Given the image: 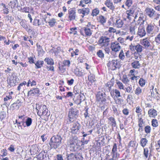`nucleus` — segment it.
Wrapping results in <instances>:
<instances>
[{"label": "nucleus", "instance_id": "obj_1", "mask_svg": "<svg viewBox=\"0 0 160 160\" xmlns=\"http://www.w3.org/2000/svg\"><path fill=\"white\" fill-rule=\"evenodd\" d=\"M62 138L60 135H57L52 137L49 144L51 149H56L59 147L61 143Z\"/></svg>", "mask_w": 160, "mask_h": 160}, {"label": "nucleus", "instance_id": "obj_2", "mask_svg": "<svg viewBox=\"0 0 160 160\" xmlns=\"http://www.w3.org/2000/svg\"><path fill=\"white\" fill-rule=\"evenodd\" d=\"M36 109L38 110V115L40 117L47 116L48 115V110L46 106L44 105H37Z\"/></svg>", "mask_w": 160, "mask_h": 160}, {"label": "nucleus", "instance_id": "obj_3", "mask_svg": "<svg viewBox=\"0 0 160 160\" xmlns=\"http://www.w3.org/2000/svg\"><path fill=\"white\" fill-rule=\"evenodd\" d=\"M78 111L73 108H71L69 110L68 117L70 122H72L78 116Z\"/></svg>", "mask_w": 160, "mask_h": 160}, {"label": "nucleus", "instance_id": "obj_4", "mask_svg": "<svg viewBox=\"0 0 160 160\" xmlns=\"http://www.w3.org/2000/svg\"><path fill=\"white\" fill-rule=\"evenodd\" d=\"M67 160H82L83 158L81 153H71L67 155Z\"/></svg>", "mask_w": 160, "mask_h": 160}, {"label": "nucleus", "instance_id": "obj_5", "mask_svg": "<svg viewBox=\"0 0 160 160\" xmlns=\"http://www.w3.org/2000/svg\"><path fill=\"white\" fill-rule=\"evenodd\" d=\"M110 38L105 36H102L99 38L98 43L101 46L107 47L108 46Z\"/></svg>", "mask_w": 160, "mask_h": 160}, {"label": "nucleus", "instance_id": "obj_6", "mask_svg": "<svg viewBox=\"0 0 160 160\" xmlns=\"http://www.w3.org/2000/svg\"><path fill=\"white\" fill-rule=\"evenodd\" d=\"M106 95L104 91L102 90V91L98 92L96 95V99L97 101L102 102H105L106 99Z\"/></svg>", "mask_w": 160, "mask_h": 160}, {"label": "nucleus", "instance_id": "obj_7", "mask_svg": "<svg viewBox=\"0 0 160 160\" xmlns=\"http://www.w3.org/2000/svg\"><path fill=\"white\" fill-rule=\"evenodd\" d=\"M107 66L110 67L112 70H115L117 68H119V64L117 60H113L110 61L107 64Z\"/></svg>", "mask_w": 160, "mask_h": 160}, {"label": "nucleus", "instance_id": "obj_8", "mask_svg": "<svg viewBox=\"0 0 160 160\" xmlns=\"http://www.w3.org/2000/svg\"><path fill=\"white\" fill-rule=\"evenodd\" d=\"M129 48L131 51H135L136 50L137 53H139L142 51L144 48L142 45L139 44L135 46L133 45L132 44H131L129 46Z\"/></svg>", "mask_w": 160, "mask_h": 160}, {"label": "nucleus", "instance_id": "obj_9", "mask_svg": "<svg viewBox=\"0 0 160 160\" xmlns=\"http://www.w3.org/2000/svg\"><path fill=\"white\" fill-rule=\"evenodd\" d=\"M80 128L81 125L78 122L73 123L72 128V132L74 134H76L79 133V129Z\"/></svg>", "mask_w": 160, "mask_h": 160}, {"label": "nucleus", "instance_id": "obj_10", "mask_svg": "<svg viewBox=\"0 0 160 160\" xmlns=\"http://www.w3.org/2000/svg\"><path fill=\"white\" fill-rule=\"evenodd\" d=\"M111 48L112 50L115 52H117L121 49L120 44L116 41L111 43Z\"/></svg>", "mask_w": 160, "mask_h": 160}, {"label": "nucleus", "instance_id": "obj_11", "mask_svg": "<svg viewBox=\"0 0 160 160\" xmlns=\"http://www.w3.org/2000/svg\"><path fill=\"white\" fill-rule=\"evenodd\" d=\"M69 18L70 21L75 20L76 17L75 10L72 8H70L68 10Z\"/></svg>", "mask_w": 160, "mask_h": 160}, {"label": "nucleus", "instance_id": "obj_12", "mask_svg": "<svg viewBox=\"0 0 160 160\" xmlns=\"http://www.w3.org/2000/svg\"><path fill=\"white\" fill-rule=\"evenodd\" d=\"M133 10L134 12V19L137 18L140 16V15H142V13H141V12L139 8L137 7L136 6H133Z\"/></svg>", "mask_w": 160, "mask_h": 160}, {"label": "nucleus", "instance_id": "obj_13", "mask_svg": "<svg viewBox=\"0 0 160 160\" xmlns=\"http://www.w3.org/2000/svg\"><path fill=\"white\" fill-rule=\"evenodd\" d=\"M78 13L82 14L81 16L83 18L85 15H87L88 14L90 9L88 8H83L78 9Z\"/></svg>", "mask_w": 160, "mask_h": 160}, {"label": "nucleus", "instance_id": "obj_14", "mask_svg": "<svg viewBox=\"0 0 160 160\" xmlns=\"http://www.w3.org/2000/svg\"><path fill=\"white\" fill-rule=\"evenodd\" d=\"M141 44L143 46L144 48L148 49L151 45L149 41L147 39V38L143 39L140 42Z\"/></svg>", "mask_w": 160, "mask_h": 160}, {"label": "nucleus", "instance_id": "obj_15", "mask_svg": "<svg viewBox=\"0 0 160 160\" xmlns=\"http://www.w3.org/2000/svg\"><path fill=\"white\" fill-rule=\"evenodd\" d=\"M155 26L154 24L150 23L147 25L146 30L148 33H152L154 31Z\"/></svg>", "mask_w": 160, "mask_h": 160}, {"label": "nucleus", "instance_id": "obj_16", "mask_svg": "<svg viewBox=\"0 0 160 160\" xmlns=\"http://www.w3.org/2000/svg\"><path fill=\"white\" fill-rule=\"evenodd\" d=\"M48 159L46 154L44 151L41 152L37 157V160H48Z\"/></svg>", "mask_w": 160, "mask_h": 160}, {"label": "nucleus", "instance_id": "obj_17", "mask_svg": "<svg viewBox=\"0 0 160 160\" xmlns=\"http://www.w3.org/2000/svg\"><path fill=\"white\" fill-rule=\"evenodd\" d=\"M137 34L140 37H142L145 36L146 32L144 28L142 26H140L139 27Z\"/></svg>", "mask_w": 160, "mask_h": 160}, {"label": "nucleus", "instance_id": "obj_18", "mask_svg": "<svg viewBox=\"0 0 160 160\" xmlns=\"http://www.w3.org/2000/svg\"><path fill=\"white\" fill-rule=\"evenodd\" d=\"M145 11L146 14L150 18H152L155 15V11L152 8H147Z\"/></svg>", "mask_w": 160, "mask_h": 160}, {"label": "nucleus", "instance_id": "obj_19", "mask_svg": "<svg viewBox=\"0 0 160 160\" xmlns=\"http://www.w3.org/2000/svg\"><path fill=\"white\" fill-rule=\"evenodd\" d=\"M17 77L16 75H13L11 77L9 84L11 86H14L16 85Z\"/></svg>", "mask_w": 160, "mask_h": 160}, {"label": "nucleus", "instance_id": "obj_20", "mask_svg": "<svg viewBox=\"0 0 160 160\" xmlns=\"http://www.w3.org/2000/svg\"><path fill=\"white\" fill-rule=\"evenodd\" d=\"M105 4L111 10L113 11L115 9V7L112 2L110 0H107L105 1Z\"/></svg>", "mask_w": 160, "mask_h": 160}, {"label": "nucleus", "instance_id": "obj_21", "mask_svg": "<svg viewBox=\"0 0 160 160\" xmlns=\"http://www.w3.org/2000/svg\"><path fill=\"white\" fill-rule=\"evenodd\" d=\"M39 92V89L38 88H33L30 91H29L28 92V96L29 95H32V94H33V95H35L36 94L38 93Z\"/></svg>", "mask_w": 160, "mask_h": 160}, {"label": "nucleus", "instance_id": "obj_22", "mask_svg": "<svg viewBox=\"0 0 160 160\" xmlns=\"http://www.w3.org/2000/svg\"><path fill=\"white\" fill-rule=\"evenodd\" d=\"M148 114L150 117L154 118L157 115V111L154 109H150L148 111Z\"/></svg>", "mask_w": 160, "mask_h": 160}, {"label": "nucleus", "instance_id": "obj_23", "mask_svg": "<svg viewBox=\"0 0 160 160\" xmlns=\"http://www.w3.org/2000/svg\"><path fill=\"white\" fill-rule=\"evenodd\" d=\"M123 22L120 19H117L116 21L115 25L118 28L122 27L123 25Z\"/></svg>", "mask_w": 160, "mask_h": 160}, {"label": "nucleus", "instance_id": "obj_24", "mask_svg": "<svg viewBox=\"0 0 160 160\" xmlns=\"http://www.w3.org/2000/svg\"><path fill=\"white\" fill-rule=\"evenodd\" d=\"M83 71L78 68H76L74 70V74L77 76L80 77L83 76Z\"/></svg>", "mask_w": 160, "mask_h": 160}, {"label": "nucleus", "instance_id": "obj_25", "mask_svg": "<svg viewBox=\"0 0 160 160\" xmlns=\"http://www.w3.org/2000/svg\"><path fill=\"white\" fill-rule=\"evenodd\" d=\"M85 35L87 36H90L92 34V31L87 27H84L83 28Z\"/></svg>", "mask_w": 160, "mask_h": 160}, {"label": "nucleus", "instance_id": "obj_26", "mask_svg": "<svg viewBox=\"0 0 160 160\" xmlns=\"http://www.w3.org/2000/svg\"><path fill=\"white\" fill-rule=\"evenodd\" d=\"M137 28V27L135 24H132L130 27V31L132 34H135L136 33V30Z\"/></svg>", "mask_w": 160, "mask_h": 160}, {"label": "nucleus", "instance_id": "obj_27", "mask_svg": "<svg viewBox=\"0 0 160 160\" xmlns=\"http://www.w3.org/2000/svg\"><path fill=\"white\" fill-rule=\"evenodd\" d=\"M49 24V25L51 27H53L57 23L56 20L54 18H52L49 19L48 21H47V22Z\"/></svg>", "mask_w": 160, "mask_h": 160}, {"label": "nucleus", "instance_id": "obj_28", "mask_svg": "<svg viewBox=\"0 0 160 160\" xmlns=\"http://www.w3.org/2000/svg\"><path fill=\"white\" fill-rule=\"evenodd\" d=\"M132 67L134 68H139L140 67L139 61L136 60L131 63Z\"/></svg>", "mask_w": 160, "mask_h": 160}, {"label": "nucleus", "instance_id": "obj_29", "mask_svg": "<svg viewBox=\"0 0 160 160\" xmlns=\"http://www.w3.org/2000/svg\"><path fill=\"white\" fill-rule=\"evenodd\" d=\"M21 105L17 104V103H13L10 107V109L13 110L15 109L18 110L20 108Z\"/></svg>", "mask_w": 160, "mask_h": 160}, {"label": "nucleus", "instance_id": "obj_30", "mask_svg": "<svg viewBox=\"0 0 160 160\" xmlns=\"http://www.w3.org/2000/svg\"><path fill=\"white\" fill-rule=\"evenodd\" d=\"M44 62L43 61L38 60L37 61L36 63H35L36 66L35 68L38 69L41 68Z\"/></svg>", "mask_w": 160, "mask_h": 160}, {"label": "nucleus", "instance_id": "obj_31", "mask_svg": "<svg viewBox=\"0 0 160 160\" xmlns=\"http://www.w3.org/2000/svg\"><path fill=\"white\" fill-rule=\"evenodd\" d=\"M20 25L27 31H29L30 29L26 24V22L25 20H22L20 23Z\"/></svg>", "mask_w": 160, "mask_h": 160}, {"label": "nucleus", "instance_id": "obj_32", "mask_svg": "<svg viewBox=\"0 0 160 160\" xmlns=\"http://www.w3.org/2000/svg\"><path fill=\"white\" fill-rule=\"evenodd\" d=\"M37 49L39 55H43L44 53V51L43 50L42 47L39 45H38V43L37 44Z\"/></svg>", "mask_w": 160, "mask_h": 160}, {"label": "nucleus", "instance_id": "obj_33", "mask_svg": "<svg viewBox=\"0 0 160 160\" xmlns=\"http://www.w3.org/2000/svg\"><path fill=\"white\" fill-rule=\"evenodd\" d=\"M114 78H112L110 82H108L106 84V85L110 89L111 87L114 85Z\"/></svg>", "mask_w": 160, "mask_h": 160}, {"label": "nucleus", "instance_id": "obj_34", "mask_svg": "<svg viewBox=\"0 0 160 160\" xmlns=\"http://www.w3.org/2000/svg\"><path fill=\"white\" fill-rule=\"evenodd\" d=\"M44 61L48 65H52L54 63L53 60L51 58H46L44 59Z\"/></svg>", "mask_w": 160, "mask_h": 160}, {"label": "nucleus", "instance_id": "obj_35", "mask_svg": "<svg viewBox=\"0 0 160 160\" xmlns=\"http://www.w3.org/2000/svg\"><path fill=\"white\" fill-rule=\"evenodd\" d=\"M148 140L146 138H142L140 140V144L143 147H144L148 143Z\"/></svg>", "mask_w": 160, "mask_h": 160}, {"label": "nucleus", "instance_id": "obj_36", "mask_svg": "<svg viewBox=\"0 0 160 160\" xmlns=\"http://www.w3.org/2000/svg\"><path fill=\"white\" fill-rule=\"evenodd\" d=\"M30 151L31 153L32 152L33 154L37 153L38 152V147L35 145L33 146L32 147L31 149L30 150Z\"/></svg>", "mask_w": 160, "mask_h": 160}, {"label": "nucleus", "instance_id": "obj_37", "mask_svg": "<svg viewBox=\"0 0 160 160\" xmlns=\"http://www.w3.org/2000/svg\"><path fill=\"white\" fill-rule=\"evenodd\" d=\"M18 118L19 119L21 120V122H22V125L24 127H25V125H24V123L25 122V121H26V118H27V116H25L24 115H22L21 116H19L18 117Z\"/></svg>", "mask_w": 160, "mask_h": 160}, {"label": "nucleus", "instance_id": "obj_38", "mask_svg": "<svg viewBox=\"0 0 160 160\" xmlns=\"http://www.w3.org/2000/svg\"><path fill=\"white\" fill-rule=\"evenodd\" d=\"M32 119L30 118L27 117V118L25 121L26 126L27 127L30 126L32 123Z\"/></svg>", "mask_w": 160, "mask_h": 160}, {"label": "nucleus", "instance_id": "obj_39", "mask_svg": "<svg viewBox=\"0 0 160 160\" xmlns=\"http://www.w3.org/2000/svg\"><path fill=\"white\" fill-rule=\"evenodd\" d=\"M108 119L111 122L112 126V127H115L117 125L116 122L115 118L113 117H110L108 118Z\"/></svg>", "mask_w": 160, "mask_h": 160}, {"label": "nucleus", "instance_id": "obj_40", "mask_svg": "<svg viewBox=\"0 0 160 160\" xmlns=\"http://www.w3.org/2000/svg\"><path fill=\"white\" fill-rule=\"evenodd\" d=\"M126 13L127 15L131 16L132 17H134L133 6L131 9L127 10L126 12Z\"/></svg>", "mask_w": 160, "mask_h": 160}, {"label": "nucleus", "instance_id": "obj_41", "mask_svg": "<svg viewBox=\"0 0 160 160\" xmlns=\"http://www.w3.org/2000/svg\"><path fill=\"white\" fill-rule=\"evenodd\" d=\"M1 154L0 155V158L5 157L8 155L7 151L5 149H2L1 151Z\"/></svg>", "mask_w": 160, "mask_h": 160}, {"label": "nucleus", "instance_id": "obj_42", "mask_svg": "<svg viewBox=\"0 0 160 160\" xmlns=\"http://www.w3.org/2000/svg\"><path fill=\"white\" fill-rule=\"evenodd\" d=\"M80 96L81 98L82 97L83 98V99H77L75 101V102L77 104H80L82 102L84 101L85 100V97L83 94H82V95H80Z\"/></svg>", "mask_w": 160, "mask_h": 160}, {"label": "nucleus", "instance_id": "obj_43", "mask_svg": "<svg viewBox=\"0 0 160 160\" xmlns=\"http://www.w3.org/2000/svg\"><path fill=\"white\" fill-rule=\"evenodd\" d=\"M99 22L103 24L105 23L106 21V18H105L103 16L101 15L99 17Z\"/></svg>", "mask_w": 160, "mask_h": 160}, {"label": "nucleus", "instance_id": "obj_44", "mask_svg": "<svg viewBox=\"0 0 160 160\" xmlns=\"http://www.w3.org/2000/svg\"><path fill=\"white\" fill-rule=\"evenodd\" d=\"M111 154L112 155V157L115 160L118 159L119 158L120 156V154L118 153V152Z\"/></svg>", "mask_w": 160, "mask_h": 160}, {"label": "nucleus", "instance_id": "obj_45", "mask_svg": "<svg viewBox=\"0 0 160 160\" xmlns=\"http://www.w3.org/2000/svg\"><path fill=\"white\" fill-rule=\"evenodd\" d=\"M142 91V89L140 87H138L136 88L135 91V93L137 95H139L141 94Z\"/></svg>", "mask_w": 160, "mask_h": 160}, {"label": "nucleus", "instance_id": "obj_46", "mask_svg": "<svg viewBox=\"0 0 160 160\" xmlns=\"http://www.w3.org/2000/svg\"><path fill=\"white\" fill-rule=\"evenodd\" d=\"M138 126L139 127H143L142 125L144 123L143 120L142 118L141 117L138 118Z\"/></svg>", "mask_w": 160, "mask_h": 160}, {"label": "nucleus", "instance_id": "obj_47", "mask_svg": "<svg viewBox=\"0 0 160 160\" xmlns=\"http://www.w3.org/2000/svg\"><path fill=\"white\" fill-rule=\"evenodd\" d=\"M99 12V10L97 8H96L92 10L91 15L93 16H96L98 14Z\"/></svg>", "mask_w": 160, "mask_h": 160}, {"label": "nucleus", "instance_id": "obj_48", "mask_svg": "<svg viewBox=\"0 0 160 160\" xmlns=\"http://www.w3.org/2000/svg\"><path fill=\"white\" fill-rule=\"evenodd\" d=\"M26 84L27 82L25 81H24L20 83L18 86V90L20 91L22 88H24V87Z\"/></svg>", "mask_w": 160, "mask_h": 160}, {"label": "nucleus", "instance_id": "obj_49", "mask_svg": "<svg viewBox=\"0 0 160 160\" xmlns=\"http://www.w3.org/2000/svg\"><path fill=\"white\" fill-rule=\"evenodd\" d=\"M117 146L116 143H114L113 146L111 153L117 152Z\"/></svg>", "mask_w": 160, "mask_h": 160}, {"label": "nucleus", "instance_id": "obj_50", "mask_svg": "<svg viewBox=\"0 0 160 160\" xmlns=\"http://www.w3.org/2000/svg\"><path fill=\"white\" fill-rule=\"evenodd\" d=\"M70 148V151H75L77 148L76 144H74L73 143L71 144Z\"/></svg>", "mask_w": 160, "mask_h": 160}, {"label": "nucleus", "instance_id": "obj_51", "mask_svg": "<svg viewBox=\"0 0 160 160\" xmlns=\"http://www.w3.org/2000/svg\"><path fill=\"white\" fill-rule=\"evenodd\" d=\"M151 130V127L149 126H147L144 128L145 132L147 134L150 132Z\"/></svg>", "mask_w": 160, "mask_h": 160}, {"label": "nucleus", "instance_id": "obj_52", "mask_svg": "<svg viewBox=\"0 0 160 160\" xmlns=\"http://www.w3.org/2000/svg\"><path fill=\"white\" fill-rule=\"evenodd\" d=\"M33 25L36 26H39L41 23L39 22V20L35 18L33 22Z\"/></svg>", "mask_w": 160, "mask_h": 160}, {"label": "nucleus", "instance_id": "obj_53", "mask_svg": "<svg viewBox=\"0 0 160 160\" xmlns=\"http://www.w3.org/2000/svg\"><path fill=\"white\" fill-rule=\"evenodd\" d=\"M138 83L141 86L143 87L145 85V81L143 79L141 78L139 80Z\"/></svg>", "mask_w": 160, "mask_h": 160}, {"label": "nucleus", "instance_id": "obj_54", "mask_svg": "<svg viewBox=\"0 0 160 160\" xmlns=\"http://www.w3.org/2000/svg\"><path fill=\"white\" fill-rule=\"evenodd\" d=\"M152 124L154 127H157L158 125L157 120L156 119H153L152 121Z\"/></svg>", "mask_w": 160, "mask_h": 160}, {"label": "nucleus", "instance_id": "obj_55", "mask_svg": "<svg viewBox=\"0 0 160 160\" xmlns=\"http://www.w3.org/2000/svg\"><path fill=\"white\" fill-rule=\"evenodd\" d=\"M6 116V114L5 112H2L0 113V119L2 120L5 118Z\"/></svg>", "mask_w": 160, "mask_h": 160}, {"label": "nucleus", "instance_id": "obj_56", "mask_svg": "<svg viewBox=\"0 0 160 160\" xmlns=\"http://www.w3.org/2000/svg\"><path fill=\"white\" fill-rule=\"evenodd\" d=\"M97 55L99 57L102 58L104 57V54L101 50H99L97 52Z\"/></svg>", "mask_w": 160, "mask_h": 160}, {"label": "nucleus", "instance_id": "obj_57", "mask_svg": "<svg viewBox=\"0 0 160 160\" xmlns=\"http://www.w3.org/2000/svg\"><path fill=\"white\" fill-rule=\"evenodd\" d=\"M136 143V142L135 141H132L129 142L128 146L129 147H134L135 146V144Z\"/></svg>", "mask_w": 160, "mask_h": 160}, {"label": "nucleus", "instance_id": "obj_58", "mask_svg": "<svg viewBox=\"0 0 160 160\" xmlns=\"http://www.w3.org/2000/svg\"><path fill=\"white\" fill-rule=\"evenodd\" d=\"M17 2V1L15 0L10 2L9 3V5L11 7H13V8L15 6L16 3Z\"/></svg>", "mask_w": 160, "mask_h": 160}, {"label": "nucleus", "instance_id": "obj_59", "mask_svg": "<svg viewBox=\"0 0 160 160\" xmlns=\"http://www.w3.org/2000/svg\"><path fill=\"white\" fill-rule=\"evenodd\" d=\"M126 92L128 93H132L133 90L132 89V88L131 85L128 86L126 88Z\"/></svg>", "mask_w": 160, "mask_h": 160}, {"label": "nucleus", "instance_id": "obj_60", "mask_svg": "<svg viewBox=\"0 0 160 160\" xmlns=\"http://www.w3.org/2000/svg\"><path fill=\"white\" fill-rule=\"evenodd\" d=\"M149 151L148 148H145L144 149V154L146 158L148 157Z\"/></svg>", "mask_w": 160, "mask_h": 160}, {"label": "nucleus", "instance_id": "obj_61", "mask_svg": "<svg viewBox=\"0 0 160 160\" xmlns=\"http://www.w3.org/2000/svg\"><path fill=\"white\" fill-rule=\"evenodd\" d=\"M117 84L120 89H123L124 86L122 83L120 81L117 82Z\"/></svg>", "mask_w": 160, "mask_h": 160}, {"label": "nucleus", "instance_id": "obj_62", "mask_svg": "<svg viewBox=\"0 0 160 160\" xmlns=\"http://www.w3.org/2000/svg\"><path fill=\"white\" fill-rule=\"evenodd\" d=\"M132 0H127L125 3V5L128 7H130L132 4Z\"/></svg>", "mask_w": 160, "mask_h": 160}, {"label": "nucleus", "instance_id": "obj_63", "mask_svg": "<svg viewBox=\"0 0 160 160\" xmlns=\"http://www.w3.org/2000/svg\"><path fill=\"white\" fill-rule=\"evenodd\" d=\"M63 63L64 66H67L69 67L70 64V62L69 60H65L63 61Z\"/></svg>", "mask_w": 160, "mask_h": 160}, {"label": "nucleus", "instance_id": "obj_64", "mask_svg": "<svg viewBox=\"0 0 160 160\" xmlns=\"http://www.w3.org/2000/svg\"><path fill=\"white\" fill-rule=\"evenodd\" d=\"M155 42L158 43H160V33H159L157 37L155 38Z\"/></svg>", "mask_w": 160, "mask_h": 160}]
</instances>
